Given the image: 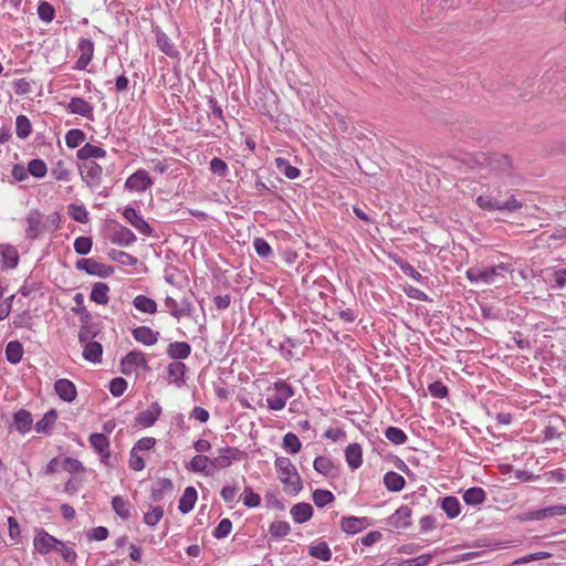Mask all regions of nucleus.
I'll list each match as a JSON object with an SVG mask.
<instances>
[{
    "label": "nucleus",
    "instance_id": "15",
    "mask_svg": "<svg viewBox=\"0 0 566 566\" xmlns=\"http://www.w3.org/2000/svg\"><path fill=\"white\" fill-rule=\"evenodd\" d=\"M160 415L161 407L157 401H155L150 405V407L147 410L142 411L137 415L136 421L138 422V424L148 428L151 427L157 421Z\"/></svg>",
    "mask_w": 566,
    "mask_h": 566
},
{
    "label": "nucleus",
    "instance_id": "2",
    "mask_svg": "<svg viewBox=\"0 0 566 566\" xmlns=\"http://www.w3.org/2000/svg\"><path fill=\"white\" fill-rule=\"evenodd\" d=\"M275 469L279 474L280 481L286 486L290 488L291 492H298L302 488L301 478L296 471V468L291 462L289 458L279 457L275 460Z\"/></svg>",
    "mask_w": 566,
    "mask_h": 566
},
{
    "label": "nucleus",
    "instance_id": "22",
    "mask_svg": "<svg viewBox=\"0 0 566 566\" xmlns=\"http://www.w3.org/2000/svg\"><path fill=\"white\" fill-rule=\"evenodd\" d=\"M105 156L106 151L102 147L92 144H85L77 150V158L82 163L92 161V158H104Z\"/></svg>",
    "mask_w": 566,
    "mask_h": 566
},
{
    "label": "nucleus",
    "instance_id": "20",
    "mask_svg": "<svg viewBox=\"0 0 566 566\" xmlns=\"http://www.w3.org/2000/svg\"><path fill=\"white\" fill-rule=\"evenodd\" d=\"M76 269L83 270L91 275L105 276V265L96 262L93 259H81L76 262Z\"/></svg>",
    "mask_w": 566,
    "mask_h": 566
},
{
    "label": "nucleus",
    "instance_id": "8",
    "mask_svg": "<svg viewBox=\"0 0 566 566\" xmlns=\"http://www.w3.org/2000/svg\"><path fill=\"white\" fill-rule=\"evenodd\" d=\"M153 185L151 178L144 169H139L129 176L125 181V187L132 191L142 192Z\"/></svg>",
    "mask_w": 566,
    "mask_h": 566
},
{
    "label": "nucleus",
    "instance_id": "45",
    "mask_svg": "<svg viewBox=\"0 0 566 566\" xmlns=\"http://www.w3.org/2000/svg\"><path fill=\"white\" fill-rule=\"evenodd\" d=\"M157 45L159 49L168 56H177L178 51L175 49V45L170 42L169 38L164 32L157 33Z\"/></svg>",
    "mask_w": 566,
    "mask_h": 566
},
{
    "label": "nucleus",
    "instance_id": "44",
    "mask_svg": "<svg viewBox=\"0 0 566 566\" xmlns=\"http://www.w3.org/2000/svg\"><path fill=\"white\" fill-rule=\"evenodd\" d=\"M32 130L29 118L24 115H19L15 118V134L19 138H27Z\"/></svg>",
    "mask_w": 566,
    "mask_h": 566
},
{
    "label": "nucleus",
    "instance_id": "62",
    "mask_svg": "<svg viewBox=\"0 0 566 566\" xmlns=\"http://www.w3.org/2000/svg\"><path fill=\"white\" fill-rule=\"evenodd\" d=\"M70 211H71L72 218L75 221L81 222V223H85L88 221V213L83 206L71 205Z\"/></svg>",
    "mask_w": 566,
    "mask_h": 566
},
{
    "label": "nucleus",
    "instance_id": "50",
    "mask_svg": "<svg viewBox=\"0 0 566 566\" xmlns=\"http://www.w3.org/2000/svg\"><path fill=\"white\" fill-rule=\"evenodd\" d=\"M301 441L296 434L289 432L283 437V448L295 454L301 450Z\"/></svg>",
    "mask_w": 566,
    "mask_h": 566
},
{
    "label": "nucleus",
    "instance_id": "56",
    "mask_svg": "<svg viewBox=\"0 0 566 566\" xmlns=\"http://www.w3.org/2000/svg\"><path fill=\"white\" fill-rule=\"evenodd\" d=\"M98 331L93 325L82 326L78 333L80 343L86 344L88 342H94L93 338L96 337Z\"/></svg>",
    "mask_w": 566,
    "mask_h": 566
},
{
    "label": "nucleus",
    "instance_id": "13",
    "mask_svg": "<svg viewBox=\"0 0 566 566\" xmlns=\"http://www.w3.org/2000/svg\"><path fill=\"white\" fill-rule=\"evenodd\" d=\"M54 390L62 400L67 402L73 401L77 395L75 385L65 378L55 381Z\"/></svg>",
    "mask_w": 566,
    "mask_h": 566
},
{
    "label": "nucleus",
    "instance_id": "54",
    "mask_svg": "<svg viewBox=\"0 0 566 566\" xmlns=\"http://www.w3.org/2000/svg\"><path fill=\"white\" fill-rule=\"evenodd\" d=\"M500 202L501 201L493 199L491 196H479L476 198V205L488 211L500 210Z\"/></svg>",
    "mask_w": 566,
    "mask_h": 566
},
{
    "label": "nucleus",
    "instance_id": "10",
    "mask_svg": "<svg viewBox=\"0 0 566 566\" xmlns=\"http://www.w3.org/2000/svg\"><path fill=\"white\" fill-rule=\"evenodd\" d=\"M80 56L75 63L76 70H85L94 55V43L88 39H80L77 44Z\"/></svg>",
    "mask_w": 566,
    "mask_h": 566
},
{
    "label": "nucleus",
    "instance_id": "55",
    "mask_svg": "<svg viewBox=\"0 0 566 566\" xmlns=\"http://www.w3.org/2000/svg\"><path fill=\"white\" fill-rule=\"evenodd\" d=\"M164 510L160 506L151 507L145 513L144 520L148 526H155L163 517Z\"/></svg>",
    "mask_w": 566,
    "mask_h": 566
},
{
    "label": "nucleus",
    "instance_id": "58",
    "mask_svg": "<svg viewBox=\"0 0 566 566\" xmlns=\"http://www.w3.org/2000/svg\"><path fill=\"white\" fill-rule=\"evenodd\" d=\"M241 497L244 505L248 507H256L260 505L261 502L259 494L253 493V491L250 488L244 489Z\"/></svg>",
    "mask_w": 566,
    "mask_h": 566
},
{
    "label": "nucleus",
    "instance_id": "57",
    "mask_svg": "<svg viewBox=\"0 0 566 566\" xmlns=\"http://www.w3.org/2000/svg\"><path fill=\"white\" fill-rule=\"evenodd\" d=\"M51 175L57 180H69L70 170L63 160H59L51 170Z\"/></svg>",
    "mask_w": 566,
    "mask_h": 566
},
{
    "label": "nucleus",
    "instance_id": "31",
    "mask_svg": "<svg viewBox=\"0 0 566 566\" xmlns=\"http://www.w3.org/2000/svg\"><path fill=\"white\" fill-rule=\"evenodd\" d=\"M196 501H197L196 489L193 486L186 488L182 496L179 500V510L185 514L190 512L193 509Z\"/></svg>",
    "mask_w": 566,
    "mask_h": 566
},
{
    "label": "nucleus",
    "instance_id": "12",
    "mask_svg": "<svg viewBox=\"0 0 566 566\" xmlns=\"http://www.w3.org/2000/svg\"><path fill=\"white\" fill-rule=\"evenodd\" d=\"M59 542L50 533H39L33 539V545L39 553L48 554L56 549Z\"/></svg>",
    "mask_w": 566,
    "mask_h": 566
},
{
    "label": "nucleus",
    "instance_id": "60",
    "mask_svg": "<svg viewBox=\"0 0 566 566\" xmlns=\"http://www.w3.org/2000/svg\"><path fill=\"white\" fill-rule=\"evenodd\" d=\"M61 467L64 471H67L70 473H77L84 471L83 464L77 459L73 458H65L62 461Z\"/></svg>",
    "mask_w": 566,
    "mask_h": 566
},
{
    "label": "nucleus",
    "instance_id": "47",
    "mask_svg": "<svg viewBox=\"0 0 566 566\" xmlns=\"http://www.w3.org/2000/svg\"><path fill=\"white\" fill-rule=\"evenodd\" d=\"M314 469L326 476L332 475L334 472L333 462L326 457H316L314 460Z\"/></svg>",
    "mask_w": 566,
    "mask_h": 566
},
{
    "label": "nucleus",
    "instance_id": "59",
    "mask_svg": "<svg viewBox=\"0 0 566 566\" xmlns=\"http://www.w3.org/2000/svg\"><path fill=\"white\" fill-rule=\"evenodd\" d=\"M38 14L44 22H51L54 18V8L49 2H41L38 7Z\"/></svg>",
    "mask_w": 566,
    "mask_h": 566
},
{
    "label": "nucleus",
    "instance_id": "49",
    "mask_svg": "<svg viewBox=\"0 0 566 566\" xmlns=\"http://www.w3.org/2000/svg\"><path fill=\"white\" fill-rule=\"evenodd\" d=\"M385 437L394 444H402L407 441L406 433L397 427H388L385 430Z\"/></svg>",
    "mask_w": 566,
    "mask_h": 566
},
{
    "label": "nucleus",
    "instance_id": "63",
    "mask_svg": "<svg viewBox=\"0 0 566 566\" xmlns=\"http://www.w3.org/2000/svg\"><path fill=\"white\" fill-rule=\"evenodd\" d=\"M523 207V202L517 200L514 195H512L506 201L500 202V211H517Z\"/></svg>",
    "mask_w": 566,
    "mask_h": 566
},
{
    "label": "nucleus",
    "instance_id": "53",
    "mask_svg": "<svg viewBox=\"0 0 566 566\" xmlns=\"http://www.w3.org/2000/svg\"><path fill=\"white\" fill-rule=\"evenodd\" d=\"M92 249V239L90 237H78L74 241V250L77 254L86 255Z\"/></svg>",
    "mask_w": 566,
    "mask_h": 566
},
{
    "label": "nucleus",
    "instance_id": "24",
    "mask_svg": "<svg viewBox=\"0 0 566 566\" xmlns=\"http://www.w3.org/2000/svg\"><path fill=\"white\" fill-rule=\"evenodd\" d=\"M224 454H220L218 457L210 459L211 475L216 471L228 468L232 463L235 451L230 448H227L224 449Z\"/></svg>",
    "mask_w": 566,
    "mask_h": 566
},
{
    "label": "nucleus",
    "instance_id": "48",
    "mask_svg": "<svg viewBox=\"0 0 566 566\" xmlns=\"http://www.w3.org/2000/svg\"><path fill=\"white\" fill-rule=\"evenodd\" d=\"M85 139V134L81 129H71L65 135L66 146L70 148H76Z\"/></svg>",
    "mask_w": 566,
    "mask_h": 566
},
{
    "label": "nucleus",
    "instance_id": "26",
    "mask_svg": "<svg viewBox=\"0 0 566 566\" xmlns=\"http://www.w3.org/2000/svg\"><path fill=\"white\" fill-rule=\"evenodd\" d=\"M348 465L352 469H358L363 463V451L358 443H350L345 451Z\"/></svg>",
    "mask_w": 566,
    "mask_h": 566
},
{
    "label": "nucleus",
    "instance_id": "14",
    "mask_svg": "<svg viewBox=\"0 0 566 566\" xmlns=\"http://www.w3.org/2000/svg\"><path fill=\"white\" fill-rule=\"evenodd\" d=\"M134 339L146 346H153L158 342L159 333L148 326H139L132 331Z\"/></svg>",
    "mask_w": 566,
    "mask_h": 566
},
{
    "label": "nucleus",
    "instance_id": "39",
    "mask_svg": "<svg viewBox=\"0 0 566 566\" xmlns=\"http://www.w3.org/2000/svg\"><path fill=\"white\" fill-rule=\"evenodd\" d=\"M189 469L193 472L211 475L210 458L206 455H196L191 459Z\"/></svg>",
    "mask_w": 566,
    "mask_h": 566
},
{
    "label": "nucleus",
    "instance_id": "6",
    "mask_svg": "<svg viewBox=\"0 0 566 566\" xmlns=\"http://www.w3.org/2000/svg\"><path fill=\"white\" fill-rule=\"evenodd\" d=\"M139 367L148 368L145 354L140 350H132L120 360V371L125 375L132 374Z\"/></svg>",
    "mask_w": 566,
    "mask_h": 566
},
{
    "label": "nucleus",
    "instance_id": "37",
    "mask_svg": "<svg viewBox=\"0 0 566 566\" xmlns=\"http://www.w3.org/2000/svg\"><path fill=\"white\" fill-rule=\"evenodd\" d=\"M486 494L482 488L473 486L463 494V501L469 505H478L485 501Z\"/></svg>",
    "mask_w": 566,
    "mask_h": 566
},
{
    "label": "nucleus",
    "instance_id": "1",
    "mask_svg": "<svg viewBox=\"0 0 566 566\" xmlns=\"http://www.w3.org/2000/svg\"><path fill=\"white\" fill-rule=\"evenodd\" d=\"M479 165L482 166L483 169L488 171L483 175L488 176H503L507 175L511 171L512 163L511 159L502 154H481L478 159Z\"/></svg>",
    "mask_w": 566,
    "mask_h": 566
},
{
    "label": "nucleus",
    "instance_id": "51",
    "mask_svg": "<svg viewBox=\"0 0 566 566\" xmlns=\"http://www.w3.org/2000/svg\"><path fill=\"white\" fill-rule=\"evenodd\" d=\"M112 505L118 516H120L124 520L128 518L129 505L123 497L114 496L112 500Z\"/></svg>",
    "mask_w": 566,
    "mask_h": 566
},
{
    "label": "nucleus",
    "instance_id": "21",
    "mask_svg": "<svg viewBox=\"0 0 566 566\" xmlns=\"http://www.w3.org/2000/svg\"><path fill=\"white\" fill-rule=\"evenodd\" d=\"M186 370L187 366L181 361H172L167 366L168 378L178 387L182 386L185 382Z\"/></svg>",
    "mask_w": 566,
    "mask_h": 566
},
{
    "label": "nucleus",
    "instance_id": "43",
    "mask_svg": "<svg viewBox=\"0 0 566 566\" xmlns=\"http://www.w3.org/2000/svg\"><path fill=\"white\" fill-rule=\"evenodd\" d=\"M275 165L280 172L289 179H295L300 176V170L296 167L291 166L290 163L284 158H276Z\"/></svg>",
    "mask_w": 566,
    "mask_h": 566
},
{
    "label": "nucleus",
    "instance_id": "16",
    "mask_svg": "<svg viewBox=\"0 0 566 566\" xmlns=\"http://www.w3.org/2000/svg\"><path fill=\"white\" fill-rule=\"evenodd\" d=\"M123 216L140 233L145 235L151 234L153 230L150 226L137 213V211L134 208H125Z\"/></svg>",
    "mask_w": 566,
    "mask_h": 566
},
{
    "label": "nucleus",
    "instance_id": "19",
    "mask_svg": "<svg viewBox=\"0 0 566 566\" xmlns=\"http://www.w3.org/2000/svg\"><path fill=\"white\" fill-rule=\"evenodd\" d=\"M67 108L72 114H77L86 118L93 117V106L81 97H73Z\"/></svg>",
    "mask_w": 566,
    "mask_h": 566
},
{
    "label": "nucleus",
    "instance_id": "17",
    "mask_svg": "<svg viewBox=\"0 0 566 566\" xmlns=\"http://www.w3.org/2000/svg\"><path fill=\"white\" fill-rule=\"evenodd\" d=\"M566 514V506L557 505L551 506L543 510L533 511L523 515V520L533 521V520H543L549 516L555 515H564Z\"/></svg>",
    "mask_w": 566,
    "mask_h": 566
},
{
    "label": "nucleus",
    "instance_id": "9",
    "mask_svg": "<svg viewBox=\"0 0 566 566\" xmlns=\"http://www.w3.org/2000/svg\"><path fill=\"white\" fill-rule=\"evenodd\" d=\"M164 304L170 315L177 319L184 316H189L192 311V305L187 298H184L181 303H178L174 297L167 296L164 301Z\"/></svg>",
    "mask_w": 566,
    "mask_h": 566
},
{
    "label": "nucleus",
    "instance_id": "52",
    "mask_svg": "<svg viewBox=\"0 0 566 566\" xmlns=\"http://www.w3.org/2000/svg\"><path fill=\"white\" fill-rule=\"evenodd\" d=\"M334 499V495L332 492L327 490H315L313 492V501L316 506L323 507L329 502H332Z\"/></svg>",
    "mask_w": 566,
    "mask_h": 566
},
{
    "label": "nucleus",
    "instance_id": "36",
    "mask_svg": "<svg viewBox=\"0 0 566 566\" xmlns=\"http://www.w3.org/2000/svg\"><path fill=\"white\" fill-rule=\"evenodd\" d=\"M112 241L119 245L128 247L136 241V235L128 228L122 227L114 232Z\"/></svg>",
    "mask_w": 566,
    "mask_h": 566
},
{
    "label": "nucleus",
    "instance_id": "46",
    "mask_svg": "<svg viewBox=\"0 0 566 566\" xmlns=\"http://www.w3.org/2000/svg\"><path fill=\"white\" fill-rule=\"evenodd\" d=\"M48 167L42 159H32L28 164V174L35 178H42L46 175Z\"/></svg>",
    "mask_w": 566,
    "mask_h": 566
},
{
    "label": "nucleus",
    "instance_id": "42",
    "mask_svg": "<svg viewBox=\"0 0 566 566\" xmlns=\"http://www.w3.org/2000/svg\"><path fill=\"white\" fill-rule=\"evenodd\" d=\"M174 489V484L171 480L167 478L159 479L155 485L153 486V497L155 501H159L164 493L171 492Z\"/></svg>",
    "mask_w": 566,
    "mask_h": 566
},
{
    "label": "nucleus",
    "instance_id": "32",
    "mask_svg": "<svg viewBox=\"0 0 566 566\" xmlns=\"http://www.w3.org/2000/svg\"><path fill=\"white\" fill-rule=\"evenodd\" d=\"M23 356V347L20 342L18 340H11L7 344L6 347V358L7 360L15 365L21 361Z\"/></svg>",
    "mask_w": 566,
    "mask_h": 566
},
{
    "label": "nucleus",
    "instance_id": "5",
    "mask_svg": "<svg viewBox=\"0 0 566 566\" xmlns=\"http://www.w3.org/2000/svg\"><path fill=\"white\" fill-rule=\"evenodd\" d=\"M80 175L90 188L101 185L103 168L95 161H86L78 165Z\"/></svg>",
    "mask_w": 566,
    "mask_h": 566
},
{
    "label": "nucleus",
    "instance_id": "25",
    "mask_svg": "<svg viewBox=\"0 0 566 566\" xmlns=\"http://www.w3.org/2000/svg\"><path fill=\"white\" fill-rule=\"evenodd\" d=\"M371 526L367 517H344L342 520V531H364Z\"/></svg>",
    "mask_w": 566,
    "mask_h": 566
},
{
    "label": "nucleus",
    "instance_id": "34",
    "mask_svg": "<svg viewBox=\"0 0 566 566\" xmlns=\"http://www.w3.org/2000/svg\"><path fill=\"white\" fill-rule=\"evenodd\" d=\"M57 419V412L54 409L49 410L44 413L42 419H40L34 428L38 433H46L52 426L55 423Z\"/></svg>",
    "mask_w": 566,
    "mask_h": 566
},
{
    "label": "nucleus",
    "instance_id": "33",
    "mask_svg": "<svg viewBox=\"0 0 566 566\" xmlns=\"http://www.w3.org/2000/svg\"><path fill=\"white\" fill-rule=\"evenodd\" d=\"M384 484L391 492L401 491L405 486V479L397 472L389 471L384 476Z\"/></svg>",
    "mask_w": 566,
    "mask_h": 566
},
{
    "label": "nucleus",
    "instance_id": "28",
    "mask_svg": "<svg viewBox=\"0 0 566 566\" xmlns=\"http://www.w3.org/2000/svg\"><path fill=\"white\" fill-rule=\"evenodd\" d=\"M83 358L91 363H99L103 354V347L98 342H88L83 344Z\"/></svg>",
    "mask_w": 566,
    "mask_h": 566
},
{
    "label": "nucleus",
    "instance_id": "64",
    "mask_svg": "<svg viewBox=\"0 0 566 566\" xmlns=\"http://www.w3.org/2000/svg\"><path fill=\"white\" fill-rule=\"evenodd\" d=\"M210 170L213 174L223 177V176H226V174L228 171V166L224 160H222L218 157H214L210 161Z\"/></svg>",
    "mask_w": 566,
    "mask_h": 566
},
{
    "label": "nucleus",
    "instance_id": "40",
    "mask_svg": "<svg viewBox=\"0 0 566 566\" xmlns=\"http://www.w3.org/2000/svg\"><path fill=\"white\" fill-rule=\"evenodd\" d=\"M441 509L450 517L453 518L460 514V502L455 496H446L441 501Z\"/></svg>",
    "mask_w": 566,
    "mask_h": 566
},
{
    "label": "nucleus",
    "instance_id": "38",
    "mask_svg": "<svg viewBox=\"0 0 566 566\" xmlns=\"http://www.w3.org/2000/svg\"><path fill=\"white\" fill-rule=\"evenodd\" d=\"M0 253L7 268L14 269L18 265L19 256L14 247L2 244L0 245Z\"/></svg>",
    "mask_w": 566,
    "mask_h": 566
},
{
    "label": "nucleus",
    "instance_id": "7",
    "mask_svg": "<svg viewBox=\"0 0 566 566\" xmlns=\"http://www.w3.org/2000/svg\"><path fill=\"white\" fill-rule=\"evenodd\" d=\"M92 448L99 454L105 465H111L109 440L103 433H92L88 438Z\"/></svg>",
    "mask_w": 566,
    "mask_h": 566
},
{
    "label": "nucleus",
    "instance_id": "29",
    "mask_svg": "<svg viewBox=\"0 0 566 566\" xmlns=\"http://www.w3.org/2000/svg\"><path fill=\"white\" fill-rule=\"evenodd\" d=\"M133 305L142 313L155 314L157 312V303L153 298L143 294L137 295L133 300Z\"/></svg>",
    "mask_w": 566,
    "mask_h": 566
},
{
    "label": "nucleus",
    "instance_id": "27",
    "mask_svg": "<svg viewBox=\"0 0 566 566\" xmlns=\"http://www.w3.org/2000/svg\"><path fill=\"white\" fill-rule=\"evenodd\" d=\"M410 516V509L408 506H401L390 517L391 525L397 528H407L411 525Z\"/></svg>",
    "mask_w": 566,
    "mask_h": 566
},
{
    "label": "nucleus",
    "instance_id": "41",
    "mask_svg": "<svg viewBox=\"0 0 566 566\" xmlns=\"http://www.w3.org/2000/svg\"><path fill=\"white\" fill-rule=\"evenodd\" d=\"M310 555L324 562H328L332 558V552L325 542L312 545L310 547Z\"/></svg>",
    "mask_w": 566,
    "mask_h": 566
},
{
    "label": "nucleus",
    "instance_id": "3",
    "mask_svg": "<svg viewBox=\"0 0 566 566\" xmlns=\"http://www.w3.org/2000/svg\"><path fill=\"white\" fill-rule=\"evenodd\" d=\"M507 269L504 265H497L493 268H488L485 270L480 269H469L467 271V277L471 282H482L485 284H494L497 282V276H503V272H506Z\"/></svg>",
    "mask_w": 566,
    "mask_h": 566
},
{
    "label": "nucleus",
    "instance_id": "4",
    "mask_svg": "<svg viewBox=\"0 0 566 566\" xmlns=\"http://www.w3.org/2000/svg\"><path fill=\"white\" fill-rule=\"evenodd\" d=\"M275 392L266 398L268 407L271 410H282L289 398L293 396L292 387L285 381H277L274 384Z\"/></svg>",
    "mask_w": 566,
    "mask_h": 566
},
{
    "label": "nucleus",
    "instance_id": "35",
    "mask_svg": "<svg viewBox=\"0 0 566 566\" xmlns=\"http://www.w3.org/2000/svg\"><path fill=\"white\" fill-rule=\"evenodd\" d=\"M109 287L106 283L98 282L94 284L91 292V300L97 304L105 305L108 302Z\"/></svg>",
    "mask_w": 566,
    "mask_h": 566
},
{
    "label": "nucleus",
    "instance_id": "23",
    "mask_svg": "<svg viewBox=\"0 0 566 566\" xmlns=\"http://www.w3.org/2000/svg\"><path fill=\"white\" fill-rule=\"evenodd\" d=\"M32 416L25 409H20L13 415V423L20 433H27L32 427Z\"/></svg>",
    "mask_w": 566,
    "mask_h": 566
},
{
    "label": "nucleus",
    "instance_id": "18",
    "mask_svg": "<svg viewBox=\"0 0 566 566\" xmlns=\"http://www.w3.org/2000/svg\"><path fill=\"white\" fill-rule=\"evenodd\" d=\"M191 353V346L186 342H174L167 347V356L174 360L186 359Z\"/></svg>",
    "mask_w": 566,
    "mask_h": 566
},
{
    "label": "nucleus",
    "instance_id": "61",
    "mask_svg": "<svg viewBox=\"0 0 566 566\" xmlns=\"http://www.w3.org/2000/svg\"><path fill=\"white\" fill-rule=\"evenodd\" d=\"M126 388L127 381L122 377L114 378L109 384V391L115 397L122 396Z\"/></svg>",
    "mask_w": 566,
    "mask_h": 566
},
{
    "label": "nucleus",
    "instance_id": "11",
    "mask_svg": "<svg viewBox=\"0 0 566 566\" xmlns=\"http://www.w3.org/2000/svg\"><path fill=\"white\" fill-rule=\"evenodd\" d=\"M27 238L30 240L36 239L43 231H44V224L42 221V216L38 211H31L27 218Z\"/></svg>",
    "mask_w": 566,
    "mask_h": 566
},
{
    "label": "nucleus",
    "instance_id": "30",
    "mask_svg": "<svg viewBox=\"0 0 566 566\" xmlns=\"http://www.w3.org/2000/svg\"><path fill=\"white\" fill-rule=\"evenodd\" d=\"M291 514L296 523H304L313 515V507L308 503H298L291 509Z\"/></svg>",
    "mask_w": 566,
    "mask_h": 566
}]
</instances>
